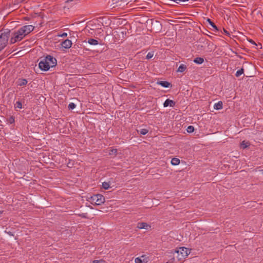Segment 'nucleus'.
Segmentation results:
<instances>
[{
    "mask_svg": "<svg viewBox=\"0 0 263 263\" xmlns=\"http://www.w3.org/2000/svg\"><path fill=\"white\" fill-rule=\"evenodd\" d=\"M175 105V102L168 99H166L163 103V106L164 107L170 106L171 107H174Z\"/></svg>",
    "mask_w": 263,
    "mask_h": 263,
    "instance_id": "9d476101",
    "label": "nucleus"
},
{
    "mask_svg": "<svg viewBox=\"0 0 263 263\" xmlns=\"http://www.w3.org/2000/svg\"><path fill=\"white\" fill-rule=\"evenodd\" d=\"M39 66L41 70L45 71L48 70L51 67L50 65L48 63L45 58L39 62Z\"/></svg>",
    "mask_w": 263,
    "mask_h": 263,
    "instance_id": "39448f33",
    "label": "nucleus"
},
{
    "mask_svg": "<svg viewBox=\"0 0 263 263\" xmlns=\"http://www.w3.org/2000/svg\"><path fill=\"white\" fill-rule=\"evenodd\" d=\"M190 252L188 249L185 247H180L175 250V253H180L181 255L185 257L189 255Z\"/></svg>",
    "mask_w": 263,
    "mask_h": 263,
    "instance_id": "0eeeda50",
    "label": "nucleus"
},
{
    "mask_svg": "<svg viewBox=\"0 0 263 263\" xmlns=\"http://www.w3.org/2000/svg\"><path fill=\"white\" fill-rule=\"evenodd\" d=\"M3 211H0V214H2Z\"/></svg>",
    "mask_w": 263,
    "mask_h": 263,
    "instance_id": "a19ab883",
    "label": "nucleus"
},
{
    "mask_svg": "<svg viewBox=\"0 0 263 263\" xmlns=\"http://www.w3.org/2000/svg\"><path fill=\"white\" fill-rule=\"evenodd\" d=\"M88 201L92 204L99 205L105 202V198L101 194H96L89 198Z\"/></svg>",
    "mask_w": 263,
    "mask_h": 263,
    "instance_id": "f03ea898",
    "label": "nucleus"
},
{
    "mask_svg": "<svg viewBox=\"0 0 263 263\" xmlns=\"http://www.w3.org/2000/svg\"><path fill=\"white\" fill-rule=\"evenodd\" d=\"M157 84L165 88H167L172 86L171 84L167 81H159L157 82Z\"/></svg>",
    "mask_w": 263,
    "mask_h": 263,
    "instance_id": "f8f14e48",
    "label": "nucleus"
},
{
    "mask_svg": "<svg viewBox=\"0 0 263 263\" xmlns=\"http://www.w3.org/2000/svg\"><path fill=\"white\" fill-rule=\"evenodd\" d=\"M223 31H224V32L226 34L230 35L229 32L227 30H226L224 28H223Z\"/></svg>",
    "mask_w": 263,
    "mask_h": 263,
    "instance_id": "c9c22d12",
    "label": "nucleus"
},
{
    "mask_svg": "<svg viewBox=\"0 0 263 263\" xmlns=\"http://www.w3.org/2000/svg\"><path fill=\"white\" fill-rule=\"evenodd\" d=\"M28 83V81L25 79H18L16 82L17 86H23L26 85Z\"/></svg>",
    "mask_w": 263,
    "mask_h": 263,
    "instance_id": "9b49d317",
    "label": "nucleus"
},
{
    "mask_svg": "<svg viewBox=\"0 0 263 263\" xmlns=\"http://www.w3.org/2000/svg\"><path fill=\"white\" fill-rule=\"evenodd\" d=\"M7 121L10 124H12L15 122V118L13 116H10L7 119Z\"/></svg>",
    "mask_w": 263,
    "mask_h": 263,
    "instance_id": "393cba45",
    "label": "nucleus"
},
{
    "mask_svg": "<svg viewBox=\"0 0 263 263\" xmlns=\"http://www.w3.org/2000/svg\"><path fill=\"white\" fill-rule=\"evenodd\" d=\"M92 263H100V261L98 260H95L93 261Z\"/></svg>",
    "mask_w": 263,
    "mask_h": 263,
    "instance_id": "e433bc0d",
    "label": "nucleus"
},
{
    "mask_svg": "<svg viewBox=\"0 0 263 263\" xmlns=\"http://www.w3.org/2000/svg\"><path fill=\"white\" fill-rule=\"evenodd\" d=\"M10 34V30L9 29L0 30V51L7 46Z\"/></svg>",
    "mask_w": 263,
    "mask_h": 263,
    "instance_id": "f257e3e1",
    "label": "nucleus"
},
{
    "mask_svg": "<svg viewBox=\"0 0 263 263\" xmlns=\"http://www.w3.org/2000/svg\"><path fill=\"white\" fill-rule=\"evenodd\" d=\"M23 27L28 34L32 32L34 29V27L32 25H25Z\"/></svg>",
    "mask_w": 263,
    "mask_h": 263,
    "instance_id": "ddd939ff",
    "label": "nucleus"
},
{
    "mask_svg": "<svg viewBox=\"0 0 263 263\" xmlns=\"http://www.w3.org/2000/svg\"><path fill=\"white\" fill-rule=\"evenodd\" d=\"M167 263H168V262H167Z\"/></svg>",
    "mask_w": 263,
    "mask_h": 263,
    "instance_id": "37998d69",
    "label": "nucleus"
},
{
    "mask_svg": "<svg viewBox=\"0 0 263 263\" xmlns=\"http://www.w3.org/2000/svg\"><path fill=\"white\" fill-rule=\"evenodd\" d=\"M137 227L140 229H148V228H151V226L148 225L146 222H138L137 223Z\"/></svg>",
    "mask_w": 263,
    "mask_h": 263,
    "instance_id": "1a4fd4ad",
    "label": "nucleus"
},
{
    "mask_svg": "<svg viewBox=\"0 0 263 263\" xmlns=\"http://www.w3.org/2000/svg\"><path fill=\"white\" fill-rule=\"evenodd\" d=\"M204 62V59L203 58L197 57L194 59V62L198 64H201Z\"/></svg>",
    "mask_w": 263,
    "mask_h": 263,
    "instance_id": "a211bd4d",
    "label": "nucleus"
},
{
    "mask_svg": "<svg viewBox=\"0 0 263 263\" xmlns=\"http://www.w3.org/2000/svg\"><path fill=\"white\" fill-rule=\"evenodd\" d=\"M67 36V33H63L62 35H61V36Z\"/></svg>",
    "mask_w": 263,
    "mask_h": 263,
    "instance_id": "4c0bfd02",
    "label": "nucleus"
},
{
    "mask_svg": "<svg viewBox=\"0 0 263 263\" xmlns=\"http://www.w3.org/2000/svg\"><path fill=\"white\" fill-rule=\"evenodd\" d=\"M76 104L74 103H70L68 106V108L69 110H72L76 107Z\"/></svg>",
    "mask_w": 263,
    "mask_h": 263,
    "instance_id": "bb28decb",
    "label": "nucleus"
},
{
    "mask_svg": "<svg viewBox=\"0 0 263 263\" xmlns=\"http://www.w3.org/2000/svg\"><path fill=\"white\" fill-rule=\"evenodd\" d=\"M154 56V52H148L146 57V59L147 60L151 59Z\"/></svg>",
    "mask_w": 263,
    "mask_h": 263,
    "instance_id": "cd10ccee",
    "label": "nucleus"
},
{
    "mask_svg": "<svg viewBox=\"0 0 263 263\" xmlns=\"http://www.w3.org/2000/svg\"><path fill=\"white\" fill-rule=\"evenodd\" d=\"M148 130L147 129L143 128L140 130V133L141 135H145L148 133Z\"/></svg>",
    "mask_w": 263,
    "mask_h": 263,
    "instance_id": "c85d7f7f",
    "label": "nucleus"
},
{
    "mask_svg": "<svg viewBox=\"0 0 263 263\" xmlns=\"http://www.w3.org/2000/svg\"><path fill=\"white\" fill-rule=\"evenodd\" d=\"M112 35L115 41L122 42L126 37V31H122L120 29L114 30L112 32Z\"/></svg>",
    "mask_w": 263,
    "mask_h": 263,
    "instance_id": "7ed1b4c3",
    "label": "nucleus"
},
{
    "mask_svg": "<svg viewBox=\"0 0 263 263\" xmlns=\"http://www.w3.org/2000/svg\"><path fill=\"white\" fill-rule=\"evenodd\" d=\"M223 104L221 101H219L218 103H216L214 106V109L216 110L221 109L222 108Z\"/></svg>",
    "mask_w": 263,
    "mask_h": 263,
    "instance_id": "dca6fc26",
    "label": "nucleus"
},
{
    "mask_svg": "<svg viewBox=\"0 0 263 263\" xmlns=\"http://www.w3.org/2000/svg\"><path fill=\"white\" fill-rule=\"evenodd\" d=\"M180 163V160L177 158H173L171 160V163L173 165H178Z\"/></svg>",
    "mask_w": 263,
    "mask_h": 263,
    "instance_id": "aec40b11",
    "label": "nucleus"
},
{
    "mask_svg": "<svg viewBox=\"0 0 263 263\" xmlns=\"http://www.w3.org/2000/svg\"><path fill=\"white\" fill-rule=\"evenodd\" d=\"M7 233L10 235V236H13V235L12 234V233L11 232H7Z\"/></svg>",
    "mask_w": 263,
    "mask_h": 263,
    "instance_id": "58836bf2",
    "label": "nucleus"
},
{
    "mask_svg": "<svg viewBox=\"0 0 263 263\" xmlns=\"http://www.w3.org/2000/svg\"><path fill=\"white\" fill-rule=\"evenodd\" d=\"M45 59L47 60L48 63L50 65L51 67H53L57 65V60L55 58L50 55H47Z\"/></svg>",
    "mask_w": 263,
    "mask_h": 263,
    "instance_id": "423d86ee",
    "label": "nucleus"
},
{
    "mask_svg": "<svg viewBox=\"0 0 263 263\" xmlns=\"http://www.w3.org/2000/svg\"><path fill=\"white\" fill-rule=\"evenodd\" d=\"M249 42H250L251 43H252V44H254V45H256V46H257V44L255 43V42H254L253 40H252V39H250V40H249Z\"/></svg>",
    "mask_w": 263,
    "mask_h": 263,
    "instance_id": "f704fd0d",
    "label": "nucleus"
},
{
    "mask_svg": "<svg viewBox=\"0 0 263 263\" xmlns=\"http://www.w3.org/2000/svg\"><path fill=\"white\" fill-rule=\"evenodd\" d=\"M74 162L72 160H69L67 163V166L69 168H72L73 166Z\"/></svg>",
    "mask_w": 263,
    "mask_h": 263,
    "instance_id": "c756f323",
    "label": "nucleus"
},
{
    "mask_svg": "<svg viewBox=\"0 0 263 263\" xmlns=\"http://www.w3.org/2000/svg\"><path fill=\"white\" fill-rule=\"evenodd\" d=\"M135 263H142V261L141 259L139 257H137L135 259Z\"/></svg>",
    "mask_w": 263,
    "mask_h": 263,
    "instance_id": "72a5a7b5",
    "label": "nucleus"
},
{
    "mask_svg": "<svg viewBox=\"0 0 263 263\" xmlns=\"http://www.w3.org/2000/svg\"><path fill=\"white\" fill-rule=\"evenodd\" d=\"M186 69V65H184V64H181L178 67L177 71L180 72H183Z\"/></svg>",
    "mask_w": 263,
    "mask_h": 263,
    "instance_id": "6ab92c4d",
    "label": "nucleus"
},
{
    "mask_svg": "<svg viewBox=\"0 0 263 263\" xmlns=\"http://www.w3.org/2000/svg\"><path fill=\"white\" fill-rule=\"evenodd\" d=\"M24 37L21 35L18 30L14 31L12 33V36L10 39V43L11 44L15 43L22 40Z\"/></svg>",
    "mask_w": 263,
    "mask_h": 263,
    "instance_id": "20e7f679",
    "label": "nucleus"
},
{
    "mask_svg": "<svg viewBox=\"0 0 263 263\" xmlns=\"http://www.w3.org/2000/svg\"><path fill=\"white\" fill-rule=\"evenodd\" d=\"M16 107L18 108H22V104L20 101H17L16 102Z\"/></svg>",
    "mask_w": 263,
    "mask_h": 263,
    "instance_id": "2f4dec72",
    "label": "nucleus"
},
{
    "mask_svg": "<svg viewBox=\"0 0 263 263\" xmlns=\"http://www.w3.org/2000/svg\"><path fill=\"white\" fill-rule=\"evenodd\" d=\"M72 45V42L70 40L68 39H66L65 41H63L61 43V46L62 48L65 49H68L71 47Z\"/></svg>",
    "mask_w": 263,
    "mask_h": 263,
    "instance_id": "6e6552de",
    "label": "nucleus"
},
{
    "mask_svg": "<svg viewBox=\"0 0 263 263\" xmlns=\"http://www.w3.org/2000/svg\"><path fill=\"white\" fill-rule=\"evenodd\" d=\"M78 215L84 218H88L86 213L79 214Z\"/></svg>",
    "mask_w": 263,
    "mask_h": 263,
    "instance_id": "473e14b6",
    "label": "nucleus"
},
{
    "mask_svg": "<svg viewBox=\"0 0 263 263\" xmlns=\"http://www.w3.org/2000/svg\"><path fill=\"white\" fill-rule=\"evenodd\" d=\"M259 46H260V48H261V45L260 44Z\"/></svg>",
    "mask_w": 263,
    "mask_h": 263,
    "instance_id": "79ce46f5",
    "label": "nucleus"
},
{
    "mask_svg": "<svg viewBox=\"0 0 263 263\" xmlns=\"http://www.w3.org/2000/svg\"><path fill=\"white\" fill-rule=\"evenodd\" d=\"M73 0H66V2H71Z\"/></svg>",
    "mask_w": 263,
    "mask_h": 263,
    "instance_id": "ea45409f",
    "label": "nucleus"
},
{
    "mask_svg": "<svg viewBox=\"0 0 263 263\" xmlns=\"http://www.w3.org/2000/svg\"><path fill=\"white\" fill-rule=\"evenodd\" d=\"M186 130L189 133H192L194 131V127L193 126L190 125L187 127Z\"/></svg>",
    "mask_w": 263,
    "mask_h": 263,
    "instance_id": "a878e982",
    "label": "nucleus"
},
{
    "mask_svg": "<svg viewBox=\"0 0 263 263\" xmlns=\"http://www.w3.org/2000/svg\"><path fill=\"white\" fill-rule=\"evenodd\" d=\"M244 72V69L243 68H241L240 69L237 70L235 73V76L236 77H239L240 75H241Z\"/></svg>",
    "mask_w": 263,
    "mask_h": 263,
    "instance_id": "4be33fe9",
    "label": "nucleus"
},
{
    "mask_svg": "<svg viewBox=\"0 0 263 263\" xmlns=\"http://www.w3.org/2000/svg\"><path fill=\"white\" fill-rule=\"evenodd\" d=\"M117 153V149H112L110 150V152H109V155H112L115 154L116 155Z\"/></svg>",
    "mask_w": 263,
    "mask_h": 263,
    "instance_id": "7c9ffc66",
    "label": "nucleus"
},
{
    "mask_svg": "<svg viewBox=\"0 0 263 263\" xmlns=\"http://www.w3.org/2000/svg\"><path fill=\"white\" fill-rule=\"evenodd\" d=\"M250 145V143L249 141H242L240 143V147L242 149H245Z\"/></svg>",
    "mask_w": 263,
    "mask_h": 263,
    "instance_id": "2eb2a0df",
    "label": "nucleus"
},
{
    "mask_svg": "<svg viewBox=\"0 0 263 263\" xmlns=\"http://www.w3.org/2000/svg\"><path fill=\"white\" fill-rule=\"evenodd\" d=\"M18 32L21 34V35L24 37H25L28 34V33H27V32L26 31H25V29H24V27L23 26L22 27H21V28H20L18 30Z\"/></svg>",
    "mask_w": 263,
    "mask_h": 263,
    "instance_id": "f3484780",
    "label": "nucleus"
},
{
    "mask_svg": "<svg viewBox=\"0 0 263 263\" xmlns=\"http://www.w3.org/2000/svg\"><path fill=\"white\" fill-rule=\"evenodd\" d=\"M88 43L92 45H96L98 44V41L94 39H90L88 41Z\"/></svg>",
    "mask_w": 263,
    "mask_h": 263,
    "instance_id": "412c9836",
    "label": "nucleus"
},
{
    "mask_svg": "<svg viewBox=\"0 0 263 263\" xmlns=\"http://www.w3.org/2000/svg\"><path fill=\"white\" fill-rule=\"evenodd\" d=\"M110 187V185L108 182H104L102 183V187L105 190H107Z\"/></svg>",
    "mask_w": 263,
    "mask_h": 263,
    "instance_id": "b1692460",
    "label": "nucleus"
},
{
    "mask_svg": "<svg viewBox=\"0 0 263 263\" xmlns=\"http://www.w3.org/2000/svg\"><path fill=\"white\" fill-rule=\"evenodd\" d=\"M176 255V257L177 258V259L178 261H180L183 260L186 257L183 256L180 253H174V256L173 257V259H175V255Z\"/></svg>",
    "mask_w": 263,
    "mask_h": 263,
    "instance_id": "4468645a",
    "label": "nucleus"
},
{
    "mask_svg": "<svg viewBox=\"0 0 263 263\" xmlns=\"http://www.w3.org/2000/svg\"><path fill=\"white\" fill-rule=\"evenodd\" d=\"M207 21L209 23V24L214 29H215L216 30H218L217 26L210 18H208Z\"/></svg>",
    "mask_w": 263,
    "mask_h": 263,
    "instance_id": "5701e85b",
    "label": "nucleus"
}]
</instances>
